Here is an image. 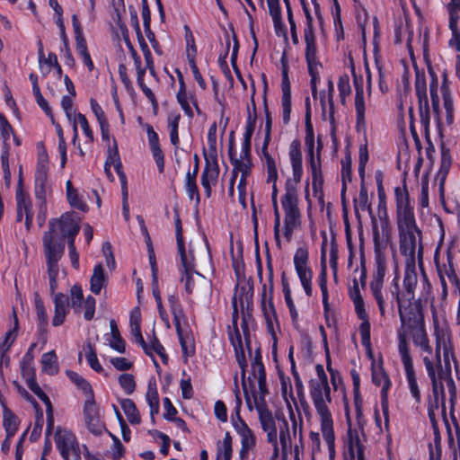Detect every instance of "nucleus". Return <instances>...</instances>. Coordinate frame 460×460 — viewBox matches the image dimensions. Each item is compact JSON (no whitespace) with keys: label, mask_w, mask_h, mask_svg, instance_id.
I'll use <instances>...</instances> for the list:
<instances>
[{"label":"nucleus","mask_w":460,"mask_h":460,"mask_svg":"<svg viewBox=\"0 0 460 460\" xmlns=\"http://www.w3.org/2000/svg\"><path fill=\"white\" fill-rule=\"evenodd\" d=\"M119 384L126 394H131L136 389L135 377L131 374H121L119 376Z\"/></svg>","instance_id":"nucleus-64"},{"label":"nucleus","mask_w":460,"mask_h":460,"mask_svg":"<svg viewBox=\"0 0 460 460\" xmlns=\"http://www.w3.org/2000/svg\"><path fill=\"white\" fill-rule=\"evenodd\" d=\"M355 111H356V126L358 128H364L366 126V106L364 99V89L362 84H355Z\"/></svg>","instance_id":"nucleus-25"},{"label":"nucleus","mask_w":460,"mask_h":460,"mask_svg":"<svg viewBox=\"0 0 460 460\" xmlns=\"http://www.w3.org/2000/svg\"><path fill=\"white\" fill-rule=\"evenodd\" d=\"M241 437V450L240 456L242 458L245 457L249 451H251L256 444V439L253 435V432L250 429L245 433H242L239 435Z\"/></svg>","instance_id":"nucleus-53"},{"label":"nucleus","mask_w":460,"mask_h":460,"mask_svg":"<svg viewBox=\"0 0 460 460\" xmlns=\"http://www.w3.org/2000/svg\"><path fill=\"white\" fill-rule=\"evenodd\" d=\"M181 263L178 265L181 272V282H184L185 290L188 294H191L194 289L193 274L199 275L195 270V257L191 250L188 252L179 253Z\"/></svg>","instance_id":"nucleus-14"},{"label":"nucleus","mask_w":460,"mask_h":460,"mask_svg":"<svg viewBox=\"0 0 460 460\" xmlns=\"http://www.w3.org/2000/svg\"><path fill=\"white\" fill-rule=\"evenodd\" d=\"M412 342L416 347H419L422 351L430 355L433 352L432 347L429 344V336L426 329L410 335Z\"/></svg>","instance_id":"nucleus-50"},{"label":"nucleus","mask_w":460,"mask_h":460,"mask_svg":"<svg viewBox=\"0 0 460 460\" xmlns=\"http://www.w3.org/2000/svg\"><path fill=\"white\" fill-rule=\"evenodd\" d=\"M279 443L283 452H287L292 447L289 426L285 418L282 419V424L279 427Z\"/></svg>","instance_id":"nucleus-56"},{"label":"nucleus","mask_w":460,"mask_h":460,"mask_svg":"<svg viewBox=\"0 0 460 460\" xmlns=\"http://www.w3.org/2000/svg\"><path fill=\"white\" fill-rule=\"evenodd\" d=\"M55 442L59 453H66L78 446L75 436L70 430L61 429L60 428L57 429L55 434Z\"/></svg>","instance_id":"nucleus-28"},{"label":"nucleus","mask_w":460,"mask_h":460,"mask_svg":"<svg viewBox=\"0 0 460 460\" xmlns=\"http://www.w3.org/2000/svg\"><path fill=\"white\" fill-rule=\"evenodd\" d=\"M429 74L430 75V83H429V93L431 98V105L432 111L436 117L438 126L440 128L442 119L440 114V107H439V96H438V80L436 73L431 67H429Z\"/></svg>","instance_id":"nucleus-26"},{"label":"nucleus","mask_w":460,"mask_h":460,"mask_svg":"<svg viewBox=\"0 0 460 460\" xmlns=\"http://www.w3.org/2000/svg\"><path fill=\"white\" fill-rule=\"evenodd\" d=\"M415 289L416 288H412V298L402 301L397 308L402 327V331L398 330L397 336L403 333L406 340L407 334L411 335L426 329L421 301L428 298L430 290L427 292V289H423L421 296L416 299Z\"/></svg>","instance_id":"nucleus-4"},{"label":"nucleus","mask_w":460,"mask_h":460,"mask_svg":"<svg viewBox=\"0 0 460 460\" xmlns=\"http://www.w3.org/2000/svg\"><path fill=\"white\" fill-rule=\"evenodd\" d=\"M111 327V339L109 340L110 346L117 350L119 353H124L126 349V342L120 336L119 331L118 329L117 323L115 320L110 321Z\"/></svg>","instance_id":"nucleus-45"},{"label":"nucleus","mask_w":460,"mask_h":460,"mask_svg":"<svg viewBox=\"0 0 460 460\" xmlns=\"http://www.w3.org/2000/svg\"><path fill=\"white\" fill-rule=\"evenodd\" d=\"M326 239L323 242L321 248V271L318 277V284L322 292L323 305L324 311L329 309V295L327 288V268H326Z\"/></svg>","instance_id":"nucleus-23"},{"label":"nucleus","mask_w":460,"mask_h":460,"mask_svg":"<svg viewBox=\"0 0 460 460\" xmlns=\"http://www.w3.org/2000/svg\"><path fill=\"white\" fill-rule=\"evenodd\" d=\"M253 287L250 284L236 287L235 294L232 299L233 307V322L235 324L236 318L238 317V306L243 311L244 307L248 309L252 304Z\"/></svg>","instance_id":"nucleus-18"},{"label":"nucleus","mask_w":460,"mask_h":460,"mask_svg":"<svg viewBox=\"0 0 460 460\" xmlns=\"http://www.w3.org/2000/svg\"><path fill=\"white\" fill-rule=\"evenodd\" d=\"M168 304L173 316L175 329L179 330L181 320L185 318L183 308L175 294H172L168 296Z\"/></svg>","instance_id":"nucleus-43"},{"label":"nucleus","mask_w":460,"mask_h":460,"mask_svg":"<svg viewBox=\"0 0 460 460\" xmlns=\"http://www.w3.org/2000/svg\"><path fill=\"white\" fill-rule=\"evenodd\" d=\"M281 91L282 120L285 125H288L291 114V84L288 77V68L285 64H283L282 68Z\"/></svg>","instance_id":"nucleus-19"},{"label":"nucleus","mask_w":460,"mask_h":460,"mask_svg":"<svg viewBox=\"0 0 460 460\" xmlns=\"http://www.w3.org/2000/svg\"><path fill=\"white\" fill-rule=\"evenodd\" d=\"M53 295V302H54V316L52 318V325L57 327L60 326L66 321V314L69 312V298L65 294L58 293H51Z\"/></svg>","instance_id":"nucleus-22"},{"label":"nucleus","mask_w":460,"mask_h":460,"mask_svg":"<svg viewBox=\"0 0 460 460\" xmlns=\"http://www.w3.org/2000/svg\"><path fill=\"white\" fill-rule=\"evenodd\" d=\"M174 225L178 253L188 252L185 249L181 221L177 208L174 209Z\"/></svg>","instance_id":"nucleus-57"},{"label":"nucleus","mask_w":460,"mask_h":460,"mask_svg":"<svg viewBox=\"0 0 460 460\" xmlns=\"http://www.w3.org/2000/svg\"><path fill=\"white\" fill-rule=\"evenodd\" d=\"M452 164V157L450 155V151L444 145L441 146V159H440V166L438 172L436 175V181H438L439 184V192L440 195H444V187L447 176L449 172L450 167Z\"/></svg>","instance_id":"nucleus-24"},{"label":"nucleus","mask_w":460,"mask_h":460,"mask_svg":"<svg viewBox=\"0 0 460 460\" xmlns=\"http://www.w3.org/2000/svg\"><path fill=\"white\" fill-rule=\"evenodd\" d=\"M372 382L381 387L380 397L388 396L392 382L382 367H375L374 365L372 366Z\"/></svg>","instance_id":"nucleus-31"},{"label":"nucleus","mask_w":460,"mask_h":460,"mask_svg":"<svg viewBox=\"0 0 460 460\" xmlns=\"http://www.w3.org/2000/svg\"><path fill=\"white\" fill-rule=\"evenodd\" d=\"M20 425L19 418L6 406L4 407L3 411V426L4 431L8 437H13Z\"/></svg>","instance_id":"nucleus-38"},{"label":"nucleus","mask_w":460,"mask_h":460,"mask_svg":"<svg viewBox=\"0 0 460 460\" xmlns=\"http://www.w3.org/2000/svg\"><path fill=\"white\" fill-rule=\"evenodd\" d=\"M55 220L49 221V231L45 232L42 237L50 293H54L58 288V277L59 273L58 261L61 260L65 251L64 240L58 239L55 235Z\"/></svg>","instance_id":"nucleus-5"},{"label":"nucleus","mask_w":460,"mask_h":460,"mask_svg":"<svg viewBox=\"0 0 460 460\" xmlns=\"http://www.w3.org/2000/svg\"><path fill=\"white\" fill-rule=\"evenodd\" d=\"M56 23L60 30V38L63 43V47H61V52L64 53L65 63L67 66H73L75 64V59L69 48L68 38L66 33L64 22L61 19H57Z\"/></svg>","instance_id":"nucleus-44"},{"label":"nucleus","mask_w":460,"mask_h":460,"mask_svg":"<svg viewBox=\"0 0 460 460\" xmlns=\"http://www.w3.org/2000/svg\"><path fill=\"white\" fill-rule=\"evenodd\" d=\"M219 172L220 168L217 155H211L209 159L206 158L205 166L200 176V182L208 198L211 197L212 186L217 184Z\"/></svg>","instance_id":"nucleus-15"},{"label":"nucleus","mask_w":460,"mask_h":460,"mask_svg":"<svg viewBox=\"0 0 460 460\" xmlns=\"http://www.w3.org/2000/svg\"><path fill=\"white\" fill-rule=\"evenodd\" d=\"M190 38H191V40H192V45H191V48H192V54L191 53H188V60H189V63H190V69L192 71V74H193V76L195 78V80L197 81V83L199 84V85L202 88V89H205L206 88V83H205V80L203 79L197 65H196V62H195V57H196V54H197V48L195 46V41H194V37L193 35L190 33Z\"/></svg>","instance_id":"nucleus-49"},{"label":"nucleus","mask_w":460,"mask_h":460,"mask_svg":"<svg viewBox=\"0 0 460 460\" xmlns=\"http://www.w3.org/2000/svg\"><path fill=\"white\" fill-rule=\"evenodd\" d=\"M415 91L419 101L420 122L428 130L430 119L429 99L427 94L426 75L423 71L416 69Z\"/></svg>","instance_id":"nucleus-12"},{"label":"nucleus","mask_w":460,"mask_h":460,"mask_svg":"<svg viewBox=\"0 0 460 460\" xmlns=\"http://www.w3.org/2000/svg\"><path fill=\"white\" fill-rule=\"evenodd\" d=\"M106 278L104 269L102 264H97L93 268V272L90 279V289L95 294L99 295L102 288L105 286Z\"/></svg>","instance_id":"nucleus-39"},{"label":"nucleus","mask_w":460,"mask_h":460,"mask_svg":"<svg viewBox=\"0 0 460 460\" xmlns=\"http://www.w3.org/2000/svg\"><path fill=\"white\" fill-rule=\"evenodd\" d=\"M280 202L285 214L283 234L287 242L289 243L294 232L301 226L297 190L290 180L286 182L285 194L281 197Z\"/></svg>","instance_id":"nucleus-6"},{"label":"nucleus","mask_w":460,"mask_h":460,"mask_svg":"<svg viewBox=\"0 0 460 460\" xmlns=\"http://www.w3.org/2000/svg\"><path fill=\"white\" fill-rule=\"evenodd\" d=\"M316 378L309 381V394L316 412L320 416L321 431L325 441L329 459H335V435L333 430V420L329 410V404L332 402L331 387L328 383V377L321 364L315 366Z\"/></svg>","instance_id":"nucleus-1"},{"label":"nucleus","mask_w":460,"mask_h":460,"mask_svg":"<svg viewBox=\"0 0 460 460\" xmlns=\"http://www.w3.org/2000/svg\"><path fill=\"white\" fill-rule=\"evenodd\" d=\"M181 120V114L178 112H171L167 117V126L170 129V141L172 145L178 147L180 144L178 128Z\"/></svg>","instance_id":"nucleus-46"},{"label":"nucleus","mask_w":460,"mask_h":460,"mask_svg":"<svg viewBox=\"0 0 460 460\" xmlns=\"http://www.w3.org/2000/svg\"><path fill=\"white\" fill-rule=\"evenodd\" d=\"M375 271L369 283V288L383 287L386 274L385 244L380 241L379 232L374 231Z\"/></svg>","instance_id":"nucleus-10"},{"label":"nucleus","mask_w":460,"mask_h":460,"mask_svg":"<svg viewBox=\"0 0 460 460\" xmlns=\"http://www.w3.org/2000/svg\"><path fill=\"white\" fill-rule=\"evenodd\" d=\"M269 145H262L261 146V159L267 170V182H277L278 170L274 158L268 151Z\"/></svg>","instance_id":"nucleus-35"},{"label":"nucleus","mask_w":460,"mask_h":460,"mask_svg":"<svg viewBox=\"0 0 460 460\" xmlns=\"http://www.w3.org/2000/svg\"><path fill=\"white\" fill-rule=\"evenodd\" d=\"M288 157L292 167L293 181L298 183L303 176L301 142L297 138L294 139L288 148Z\"/></svg>","instance_id":"nucleus-20"},{"label":"nucleus","mask_w":460,"mask_h":460,"mask_svg":"<svg viewBox=\"0 0 460 460\" xmlns=\"http://www.w3.org/2000/svg\"><path fill=\"white\" fill-rule=\"evenodd\" d=\"M26 385L32 391L40 400L43 402L46 407L51 406V402L49 396L42 391L40 386L38 385L36 381V377H31L29 380H26Z\"/></svg>","instance_id":"nucleus-62"},{"label":"nucleus","mask_w":460,"mask_h":460,"mask_svg":"<svg viewBox=\"0 0 460 460\" xmlns=\"http://www.w3.org/2000/svg\"><path fill=\"white\" fill-rule=\"evenodd\" d=\"M349 296L353 301L356 314L366 311L365 302L361 296L357 279H354L353 287L349 290Z\"/></svg>","instance_id":"nucleus-59"},{"label":"nucleus","mask_w":460,"mask_h":460,"mask_svg":"<svg viewBox=\"0 0 460 460\" xmlns=\"http://www.w3.org/2000/svg\"><path fill=\"white\" fill-rule=\"evenodd\" d=\"M301 4L305 16V24L304 28V39L305 42V48H316V37L314 33L312 14L305 0H301Z\"/></svg>","instance_id":"nucleus-27"},{"label":"nucleus","mask_w":460,"mask_h":460,"mask_svg":"<svg viewBox=\"0 0 460 460\" xmlns=\"http://www.w3.org/2000/svg\"><path fill=\"white\" fill-rule=\"evenodd\" d=\"M34 305L37 314L39 328L40 331H44L48 326L49 316L43 300L38 293L34 294Z\"/></svg>","instance_id":"nucleus-47"},{"label":"nucleus","mask_w":460,"mask_h":460,"mask_svg":"<svg viewBox=\"0 0 460 460\" xmlns=\"http://www.w3.org/2000/svg\"><path fill=\"white\" fill-rule=\"evenodd\" d=\"M230 339L231 343L234 349L236 361L241 368V376L243 379V383L244 384L247 361L245 358L244 347L239 331L236 330L234 336L231 335Z\"/></svg>","instance_id":"nucleus-29"},{"label":"nucleus","mask_w":460,"mask_h":460,"mask_svg":"<svg viewBox=\"0 0 460 460\" xmlns=\"http://www.w3.org/2000/svg\"><path fill=\"white\" fill-rule=\"evenodd\" d=\"M55 226L59 225L63 235H76L80 230L79 222L72 214L65 213L59 219H54Z\"/></svg>","instance_id":"nucleus-30"},{"label":"nucleus","mask_w":460,"mask_h":460,"mask_svg":"<svg viewBox=\"0 0 460 460\" xmlns=\"http://www.w3.org/2000/svg\"><path fill=\"white\" fill-rule=\"evenodd\" d=\"M49 159L47 155H40L35 171L34 193L38 201H47L51 193V184L49 181Z\"/></svg>","instance_id":"nucleus-8"},{"label":"nucleus","mask_w":460,"mask_h":460,"mask_svg":"<svg viewBox=\"0 0 460 460\" xmlns=\"http://www.w3.org/2000/svg\"><path fill=\"white\" fill-rule=\"evenodd\" d=\"M99 416V409L94 400V394L85 397L84 404V420Z\"/></svg>","instance_id":"nucleus-63"},{"label":"nucleus","mask_w":460,"mask_h":460,"mask_svg":"<svg viewBox=\"0 0 460 460\" xmlns=\"http://www.w3.org/2000/svg\"><path fill=\"white\" fill-rule=\"evenodd\" d=\"M317 47L305 48V61L307 64L308 73L311 77L310 87L314 99H316L318 95L317 85L320 83V68H322V63L317 58Z\"/></svg>","instance_id":"nucleus-17"},{"label":"nucleus","mask_w":460,"mask_h":460,"mask_svg":"<svg viewBox=\"0 0 460 460\" xmlns=\"http://www.w3.org/2000/svg\"><path fill=\"white\" fill-rule=\"evenodd\" d=\"M256 410L259 414L261 428L267 433V441L272 445L274 451L277 454L279 451L278 432L272 413L268 409L266 402H258Z\"/></svg>","instance_id":"nucleus-13"},{"label":"nucleus","mask_w":460,"mask_h":460,"mask_svg":"<svg viewBox=\"0 0 460 460\" xmlns=\"http://www.w3.org/2000/svg\"><path fill=\"white\" fill-rule=\"evenodd\" d=\"M119 403L129 423L132 425L139 424L141 418L135 402L129 398H125L121 399Z\"/></svg>","instance_id":"nucleus-41"},{"label":"nucleus","mask_w":460,"mask_h":460,"mask_svg":"<svg viewBox=\"0 0 460 460\" xmlns=\"http://www.w3.org/2000/svg\"><path fill=\"white\" fill-rule=\"evenodd\" d=\"M293 351H294V349H293V347H291L288 351V358L291 363V372H292L294 381H295V387L296 390L297 396L300 399H305L304 385H303V382L300 378V376L296 369V364H295V360H294V357H293Z\"/></svg>","instance_id":"nucleus-55"},{"label":"nucleus","mask_w":460,"mask_h":460,"mask_svg":"<svg viewBox=\"0 0 460 460\" xmlns=\"http://www.w3.org/2000/svg\"><path fill=\"white\" fill-rule=\"evenodd\" d=\"M271 201L272 207L274 210V239L276 241V244L279 248H281V241H280V214L279 210L278 205V189L276 182H272V193H271Z\"/></svg>","instance_id":"nucleus-36"},{"label":"nucleus","mask_w":460,"mask_h":460,"mask_svg":"<svg viewBox=\"0 0 460 460\" xmlns=\"http://www.w3.org/2000/svg\"><path fill=\"white\" fill-rule=\"evenodd\" d=\"M149 350L145 352L147 356L153 357L154 353H156L162 359L164 364L168 362V356L165 352L164 346L161 344L159 340L154 335L151 339L150 343L147 344Z\"/></svg>","instance_id":"nucleus-54"},{"label":"nucleus","mask_w":460,"mask_h":460,"mask_svg":"<svg viewBox=\"0 0 460 460\" xmlns=\"http://www.w3.org/2000/svg\"><path fill=\"white\" fill-rule=\"evenodd\" d=\"M398 351L403 365L405 377L410 393L414 398L416 403H420L421 401L420 391L419 388L412 358L410 354L409 344L403 333H399Z\"/></svg>","instance_id":"nucleus-7"},{"label":"nucleus","mask_w":460,"mask_h":460,"mask_svg":"<svg viewBox=\"0 0 460 460\" xmlns=\"http://www.w3.org/2000/svg\"><path fill=\"white\" fill-rule=\"evenodd\" d=\"M309 254L306 247H298L294 255V266L301 285L308 296H312L313 271L308 266Z\"/></svg>","instance_id":"nucleus-9"},{"label":"nucleus","mask_w":460,"mask_h":460,"mask_svg":"<svg viewBox=\"0 0 460 460\" xmlns=\"http://www.w3.org/2000/svg\"><path fill=\"white\" fill-rule=\"evenodd\" d=\"M348 447L349 454L354 456L355 451L357 453V459L360 457L365 458L364 449L365 447L360 439L358 430L349 428L348 432Z\"/></svg>","instance_id":"nucleus-33"},{"label":"nucleus","mask_w":460,"mask_h":460,"mask_svg":"<svg viewBox=\"0 0 460 460\" xmlns=\"http://www.w3.org/2000/svg\"><path fill=\"white\" fill-rule=\"evenodd\" d=\"M305 144L306 146V161H314L317 160V154L314 153V133L313 125L310 120V114L309 111L306 114V119H305Z\"/></svg>","instance_id":"nucleus-37"},{"label":"nucleus","mask_w":460,"mask_h":460,"mask_svg":"<svg viewBox=\"0 0 460 460\" xmlns=\"http://www.w3.org/2000/svg\"><path fill=\"white\" fill-rule=\"evenodd\" d=\"M176 332L178 335L179 342L181 347V350L183 355L187 358L190 356H193L195 353V346L191 340H190L187 336H183L181 325L180 324V329H176Z\"/></svg>","instance_id":"nucleus-60"},{"label":"nucleus","mask_w":460,"mask_h":460,"mask_svg":"<svg viewBox=\"0 0 460 460\" xmlns=\"http://www.w3.org/2000/svg\"><path fill=\"white\" fill-rule=\"evenodd\" d=\"M19 184H22V180H20ZM16 221L20 222L22 220L23 216H27L32 211V205L30 198L25 195L20 186L16 190Z\"/></svg>","instance_id":"nucleus-32"},{"label":"nucleus","mask_w":460,"mask_h":460,"mask_svg":"<svg viewBox=\"0 0 460 460\" xmlns=\"http://www.w3.org/2000/svg\"><path fill=\"white\" fill-rule=\"evenodd\" d=\"M323 147V144L320 139H318L317 145V160L309 161V170L312 177V190L314 195L321 193L323 186V176L322 172V165H321V149Z\"/></svg>","instance_id":"nucleus-21"},{"label":"nucleus","mask_w":460,"mask_h":460,"mask_svg":"<svg viewBox=\"0 0 460 460\" xmlns=\"http://www.w3.org/2000/svg\"><path fill=\"white\" fill-rule=\"evenodd\" d=\"M77 122L80 124L84 135L89 139V141L93 142V132L92 131V129L89 126L86 117L82 113H78L76 115V119L74 122V128H73L74 129V140H75L77 137V126H76Z\"/></svg>","instance_id":"nucleus-58"},{"label":"nucleus","mask_w":460,"mask_h":460,"mask_svg":"<svg viewBox=\"0 0 460 460\" xmlns=\"http://www.w3.org/2000/svg\"><path fill=\"white\" fill-rule=\"evenodd\" d=\"M261 307L266 322V326L269 333L275 336V325H278V315L273 304V293L267 291V285L263 284Z\"/></svg>","instance_id":"nucleus-16"},{"label":"nucleus","mask_w":460,"mask_h":460,"mask_svg":"<svg viewBox=\"0 0 460 460\" xmlns=\"http://www.w3.org/2000/svg\"><path fill=\"white\" fill-rule=\"evenodd\" d=\"M228 153L231 164L234 167L233 170L237 173L241 172L243 175H250L252 167V159L234 157L235 151L232 144L229 146Z\"/></svg>","instance_id":"nucleus-34"},{"label":"nucleus","mask_w":460,"mask_h":460,"mask_svg":"<svg viewBox=\"0 0 460 460\" xmlns=\"http://www.w3.org/2000/svg\"><path fill=\"white\" fill-rule=\"evenodd\" d=\"M399 281L400 276L395 273L388 285L369 288L377 306L380 319L383 321L395 316V310L400 303L412 298V288H416L418 284V279L407 274H403L402 288Z\"/></svg>","instance_id":"nucleus-2"},{"label":"nucleus","mask_w":460,"mask_h":460,"mask_svg":"<svg viewBox=\"0 0 460 460\" xmlns=\"http://www.w3.org/2000/svg\"><path fill=\"white\" fill-rule=\"evenodd\" d=\"M355 209H361L362 211L368 209L370 211V204L368 203L367 190L364 182H361L358 196L354 199Z\"/></svg>","instance_id":"nucleus-61"},{"label":"nucleus","mask_w":460,"mask_h":460,"mask_svg":"<svg viewBox=\"0 0 460 460\" xmlns=\"http://www.w3.org/2000/svg\"><path fill=\"white\" fill-rule=\"evenodd\" d=\"M396 201V225L416 223L413 207L406 185L394 189Z\"/></svg>","instance_id":"nucleus-11"},{"label":"nucleus","mask_w":460,"mask_h":460,"mask_svg":"<svg viewBox=\"0 0 460 460\" xmlns=\"http://www.w3.org/2000/svg\"><path fill=\"white\" fill-rule=\"evenodd\" d=\"M399 234V249L405 257L404 274L418 279L416 269V252L418 265L421 270V284L427 292L431 289V284L423 270V246L421 244V231L416 223L397 225Z\"/></svg>","instance_id":"nucleus-3"},{"label":"nucleus","mask_w":460,"mask_h":460,"mask_svg":"<svg viewBox=\"0 0 460 460\" xmlns=\"http://www.w3.org/2000/svg\"><path fill=\"white\" fill-rule=\"evenodd\" d=\"M66 376L84 393L85 397L94 394L90 383L78 373L67 370Z\"/></svg>","instance_id":"nucleus-48"},{"label":"nucleus","mask_w":460,"mask_h":460,"mask_svg":"<svg viewBox=\"0 0 460 460\" xmlns=\"http://www.w3.org/2000/svg\"><path fill=\"white\" fill-rule=\"evenodd\" d=\"M356 314L358 317V319L361 320V323L358 329L361 336V343L366 349H370V323L368 319V314L367 311L357 313Z\"/></svg>","instance_id":"nucleus-42"},{"label":"nucleus","mask_w":460,"mask_h":460,"mask_svg":"<svg viewBox=\"0 0 460 460\" xmlns=\"http://www.w3.org/2000/svg\"><path fill=\"white\" fill-rule=\"evenodd\" d=\"M412 342L416 347H419L422 351L430 355L433 352L432 347L429 344V336L426 329L410 335Z\"/></svg>","instance_id":"nucleus-51"},{"label":"nucleus","mask_w":460,"mask_h":460,"mask_svg":"<svg viewBox=\"0 0 460 460\" xmlns=\"http://www.w3.org/2000/svg\"><path fill=\"white\" fill-rule=\"evenodd\" d=\"M184 187L190 199L195 200L196 205L200 202V195L196 182V178L190 176V172L186 173Z\"/></svg>","instance_id":"nucleus-52"},{"label":"nucleus","mask_w":460,"mask_h":460,"mask_svg":"<svg viewBox=\"0 0 460 460\" xmlns=\"http://www.w3.org/2000/svg\"><path fill=\"white\" fill-rule=\"evenodd\" d=\"M41 368L42 371L49 376H54L58 373L59 366L58 357L54 350L44 353L41 357Z\"/></svg>","instance_id":"nucleus-40"}]
</instances>
